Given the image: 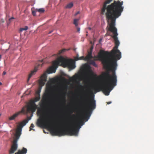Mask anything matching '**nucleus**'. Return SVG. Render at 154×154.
Instances as JSON below:
<instances>
[{"mask_svg":"<svg viewBox=\"0 0 154 154\" xmlns=\"http://www.w3.org/2000/svg\"><path fill=\"white\" fill-rule=\"evenodd\" d=\"M82 103L83 105L85 106L87 108V110L85 113V115L86 117L88 118L87 119H88L92 110L95 108V100H94V97H91L89 102L88 94H86L83 98Z\"/></svg>","mask_w":154,"mask_h":154,"instance_id":"5","label":"nucleus"},{"mask_svg":"<svg viewBox=\"0 0 154 154\" xmlns=\"http://www.w3.org/2000/svg\"><path fill=\"white\" fill-rule=\"evenodd\" d=\"M106 36L110 35V34L109 33H107L106 34Z\"/></svg>","mask_w":154,"mask_h":154,"instance_id":"30","label":"nucleus"},{"mask_svg":"<svg viewBox=\"0 0 154 154\" xmlns=\"http://www.w3.org/2000/svg\"><path fill=\"white\" fill-rule=\"evenodd\" d=\"M88 29L89 30H91V28L90 27H88Z\"/></svg>","mask_w":154,"mask_h":154,"instance_id":"31","label":"nucleus"},{"mask_svg":"<svg viewBox=\"0 0 154 154\" xmlns=\"http://www.w3.org/2000/svg\"><path fill=\"white\" fill-rule=\"evenodd\" d=\"M92 51H89L88 52V54L86 57L85 59L86 60H89L93 58V57L92 55Z\"/></svg>","mask_w":154,"mask_h":154,"instance_id":"12","label":"nucleus"},{"mask_svg":"<svg viewBox=\"0 0 154 154\" xmlns=\"http://www.w3.org/2000/svg\"><path fill=\"white\" fill-rule=\"evenodd\" d=\"M79 20V19H75L74 20L73 24L75 25V26H77L78 25L77 22Z\"/></svg>","mask_w":154,"mask_h":154,"instance_id":"17","label":"nucleus"},{"mask_svg":"<svg viewBox=\"0 0 154 154\" xmlns=\"http://www.w3.org/2000/svg\"><path fill=\"white\" fill-rule=\"evenodd\" d=\"M112 0H106L105 1L101 9V14L103 15L105 14L109 26L108 27V30L113 33V35L111 36L115 41L116 45H118L119 41L117 37V30L115 27L116 21L121 15L123 10L124 7L122 6L123 2L114 1L113 3L107 6Z\"/></svg>","mask_w":154,"mask_h":154,"instance_id":"3","label":"nucleus"},{"mask_svg":"<svg viewBox=\"0 0 154 154\" xmlns=\"http://www.w3.org/2000/svg\"><path fill=\"white\" fill-rule=\"evenodd\" d=\"M72 112H73L72 111H69V112L70 114H71L72 113Z\"/></svg>","mask_w":154,"mask_h":154,"instance_id":"32","label":"nucleus"},{"mask_svg":"<svg viewBox=\"0 0 154 154\" xmlns=\"http://www.w3.org/2000/svg\"><path fill=\"white\" fill-rule=\"evenodd\" d=\"M40 64H39L38 65V66H37V67H35V69H34V70L32 71L31 72H30V73L29 74L28 79H27L28 82L29 80V79L32 77V75L35 74V73L37 71L38 68L39 66H40Z\"/></svg>","mask_w":154,"mask_h":154,"instance_id":"10","label":"nucleus"},{"mask_svg":"<svg viewBox=\"0 0 154 154\" xmlns=\"http://www.w3.org/2000/svg\"><path fill=\"white\" fill-rule=\"evenodd\" d=\"M34 125L33 124H32L31 125L29 128V131H30L32 130H33V131H34V129H33L32 128H34Z\"/></svg>","mask_w":154,"mask_h":154,"instance_id":"21","label":"nucleus"},{"mask_svg":"<svg viewBox=\"0 0 154 154\" xmlns=\"http://www.w3.org/2000/svg\"><path fill=\"white\" fill-rule=\"evenodd\" d=\"M40 96H36L33 100L35 102H36L40 100Z\"/></svg>","mask_w":154,"mask_h":154,"instance_id":"19","label":"nucleus"},{"mask_svg":"<svg viewBox=\"0 0 154 154\" xmlns=\"http://www.w3.org/2000/svg\"><path fill=\"white\" fill-rule=\"evenodd\" d=\"M36 11L40 13H43L45 12V9L44 8L36 9Z\"/></svg>","mask_w":154,"mask_h":154,"instance_id":"16","label":"nucleus"},{"mask_svg":"<svg viewBox=\"0 0 154 154\" xmlns=\"http://www.w3.org/2000/svg\"><path fill=\"white\" fill-rule=\"evenodd\" d=\"M80 13L79 11H78L77 13H76L75 14V15H76L77 14H79Z\"/></svg>","mask_w":154,"mask_h":154,"instance_id":"27","label":"nucleus"},{"mask_svg":"<svg viewBox=\"0 0 154 154\" xmlns=\"http://www.w3.org/2000/svg\"><path fill=\"white\" fill-rule=\"evenodd\" d=\"M77 31L78 32H80V28L79 27H77Z\"/></svg>","mask_w":154,"mask_h":154,"instance_id":"24","label":"nucleus"},{"mask_svg":"<svg viewBox=\"0 0 154 154\" xmlns=\"http://www.w3.org/2000/svg\"><path fill=\"white\" fill-rule=\"evenodd\" d=\"M42 61H43V60H42L41 61V63H42Z\"/></svg>","mask_w":154,"mask_h":154,"instance_id":"34","label":"nucleus"},{"mask_svg":"<svg viewBox=\"0 0 154 154\" xmlns=\"http://www.w3.org/2000/svg\"><path fill=\"white\" fill-rule=\"evenodd\" d=\"M14 19V17H11V18H10V19H9V20L10 21H11V20L12 19Z\"/></svg>","mask_w":154,"mask_h":154,"instance_id":"26","label":"nucleus"},{"mask_svg":"<svg viewBox=\"0 0 154 154\" xmlns=\"http://www.w3.org/2000/svg\"><path fill=\"white\" fill-rule=\"evenodd\" d=\"M31 117H29L27 119H26L21 122L17 128V130L21 133L22 128L30 120Z\"/></svg>","mask_w":154,"mask_h":154,"instance_id":"8","label":"nucleus"},{"mask_svg":"<svg viewBox=\"0 0 154 154\" xmlns=\"http://www.w3.org/2000/svg\"><path fill=\"white\" fill-rule=\"evenodd\" d=\"M27 151L26 148L23 147L22 149L19 150L17 152L15 153V154H26L27 153Z\"/></svg>","mask_w":154,"mask_h":154,"instance_id":"11","label":"nucleus"},{"mask_svg":"<svg viewBox=\"0 0 154 154\" xmlns=\"http://www.w3.org/2000/svg\"><path fill=\"white\" fill-rule=\"evenodd\" d=\"M88 61L89 63L91 65H92L95 67H97V65L96 63L94 60H91L90 59L89 60H87Z\"/></svg>","mask_w":154,"mask_h":154,"instance_id":"13","label":"nucleus"},{"mask_svg":"<svg viewBox=\"0 0 154 154\" xmlns=\"http://www.w3.org/2000/svg\"><path fill=\"white\" fill-rule=\"evenodd\" d=\"M21 134V133L16 131L15 134V138L14 140L13 143L10 150L9 151V154H12L16 150L17 148V142Z\"/></svg>","mask_w":154,"mask_h":154,"instance_id":"6","label":"nucleus"},{"mask_svg":"<svg viewBox=\"0 0 154 154\" xmlns=\"http://www.w3.org/2000/svg\"><path fill=\"white\" fill-rule=\"evenodd\" d=\"M56 81V79L52 78L50 79L48 82L45 92L43 96L42 100L39 103L40 107H38L34 100H31L29 105L27 107L26 112L33 113L37 109V113L39 118L37 120V125L49 129L53 135L61 136L67 134L70 136H77L79 129L82 125L80 126V125L83 123L82 120L76 123H71V127L70 128L66 129H60L56 126L53 125L52 122L51 120L50 112L44 110L47 102L51 97L52 85Z\"/></svg>","mask_w":154,"mask_h":154,"instance_id":"1","label":"nucleus"},{"mask_svg":"<svg viewBox=\"0 0 154 154\" xmlns=\"http://www.w3.org/2000/svg\"><path fill=\"white\" fill-rule=\"evenodd\" d=\"M21 112L23 113H25L26 111L24 108H23L20 112H18L14 114L12 116L9 117L8 119L10 121H12L14 120L19 115L20 113Z\"/></svg>","mask_w":154,"mask_h":154,"instance_id":"9","label":"nucleus"},{"mask_svg":"<svg viewBox=\"0 0 154 154\" xmlns=\"http://www.w3.org/2000/svg\"><path fill=\"white\" fill-rule=\"evenodd\" d=\"M93 49V46H91L90 48V51H92Z\"/></svg>","mask_w":154,"mask_h":154,"instance_id":"25","label":"nucleus"},{"mask_svg":"<svg viewBox=\"0 0 154 154\" xmlns=\"http://www.w3.org/2000/svg\"><path fill=\"white\" fill-rule=\"evenodd\" d=\"M2 85V83L1 82H0V85Z\"/></svg>","mask_w":154,"mask_h":154,"instance_id":"33","label":"nucleus"},{"mask_svg":"<svg viewBox=\"0 0 154 154\" xmlns=\"http://www.w3.org/2000/svg\"><path fill=\"white\" fill-rule=\"evenodd\" d=\"M66 50L65 49H62V50H61L59 51V53H58L59 54H60L61 53H62L63 52H65Z\"/></svg>","mask_w":154,"mask_h":154,"instance_id":"22","label":"nucleus"},{"mask_svg":"<svg viewBox=\"0 0 154 154\" xmlns=\"http://www.w3.org/2000/svg\"><path fill=\"white\" fill-rule=\"evenodd\" d=\"M8 50V49L6 50V51H7Z\"/></svg>","mask_w":154,"mask_h":154,"instance_id":"35","label":"nucleus"},{"mask_svg":"<svg viewBox=\"0 0 154 154\" xmlns=\"http://www.w3.org/2000/svg\"><path fill=\"white\" fill-rule=\"evenodd\" d=\"M59 65L67 67L70 70L74 69L75 67V62L73 60L66 59L61 56L53 62L52 66L47 70V72L49 74L55 73Z\"/></svg>","mask_w":154,"mask_h":154,"instance_id":"4","label":"nucleus"},{"mask_svg":"<svg viewBox=\"0 0 154 154\" xmlns=\"http://www.w3.org/2000/svg\"><path fill=\"white\" fill-rule=\"evenodd\" d=\"M1 114H0V116H1Z\"/></svg>","mask_w":154,"mask_h":154,"instance_id":"36","label":"nucleus"},{"mask_svg":"<svg viewBox=\"0 0 154 154\" xmlns=\"http://www.w3.org/2000/svg\"><path fill=\"white\" fill-rule=\"evenodd\" d=\"M86 57H85L84 56H82L81 57H79L78 56H77L75 58V60H87L85 59Z\"/></svg>","mask_w":154,"mask_h":154,"instance_id":"14","label":"nucleus"},{"mask_svg":"<svg viewBox=\"0 0 154 154\" xmlns=\"http://www.w3.org/2000/svg\"><path fill=\"white\" fill-rule=\"evenodd\" d=\"M73 6V4L72 2H71L68 4L66 6V8H70Z\"/></svg>","mask_w":154,"mask_h":154,"instance_id":"15","label":"nucleus"},{"mask_svg":"<svg viewBox=\"0 0 154 154\" xmlns=\"http://www.w3.org/2000/svg\"><path fill=\"white\" fill-rule=\"evenodd\" d=\"M114 41L116 49L112 50L110 52L101 50L98 56L104 68L111 70L112 72V75H110L108 71L104 73L101 76L103 84L99 86H92L90 89L91 94H92L93 91L96 93L101 91L106 95L108 96L113 87L116 85L117 79L115 71L117 66V61L121 58V54L117 49L119 44L118 45H116L115 41Z\"/></svg>","mask_w":154,"mask_h":154,"instance_id":"2","label":"nucleus"},{"mask_svg":"<svg viewBox=\"0 0 154 154\" xmlns=\"http://www.w3.org/2000/svg\"><path fill=\"white\" fill-rule=\"evenodd\" d=\"M47 76L46 73L43 74L41 77L39 82L40 88L38 91L36 92V94L38 96H40L41 89L42 87L45 85V82L47 81Z\"/></svg>","mask_w":154,"mask_h":154,"instance_id":"7","label":"nucleus"},{"mask_svg":"<svg viewBox=\"0 0 154 154\" xmlns=\"http://www.w3.org/2000/svg\"><path fill=\"white\" fill-rule=\"evenodd\" d=\"M6 74V72L5 71H4L3 72V74H2V75H5Z\"/></svg>","mask_w":154,"mask_h":154,"instance_id":"28","label":"nucleus"},{"mask_svg":"<svg viewBox=\"0 0 154 154\" xmlns=\"http://www.w3.org/2000/svg\"><path fill=\"white\" fill-rule=\"evenodd\" d=\"M36 11H32V14L34 16L36 15Z\"/></svg>","mask_w":154,"mask_h":154,"instance_id":"23","label":"nucleus"},{"mask_svg":"<svg viewBox=\"0 0 154 154\" xmlns=\"http://www.w3.org/2000/svg\"><path fill=\"white\" fill-rule=\"evenodd\" d=\"M112 102L111 101H109V102H107V104H110V103H111Z\"/></svg>","mask_w":154,"mask_h":154,"instance_id":"29","label":"nucleus"},{"mask_svg":"<svg viewBox=\"0 0 154 154\" xmlns=\"http://www.w3.org/2000/svg\"><path fill=\"white\" fill-rule=\"evenodd\" d=\"M28 29V27L27 26H25L24 28H21L20 29V32H22L23 30H27Z\"/></svg>","mask_w":154,"mask_h":154,"instance_id":"20","label":"nucleus"},{"mask_svg":"<svg viewBox=\"0 0 154 154\" xmlns=\"http://www.w3.org/2000/svg\"><path fill=\"white\" fill-rule=\"evenodd\" d=\"M79 76L78 75L76 74L75 75H74V76H73L72 78H70L72 80H75L78 78V77Z\"/></svg>","mask_w":154,"mask_h":154,"instance_id":"18","label":"nucleus"}]
</instances>
